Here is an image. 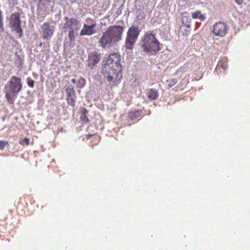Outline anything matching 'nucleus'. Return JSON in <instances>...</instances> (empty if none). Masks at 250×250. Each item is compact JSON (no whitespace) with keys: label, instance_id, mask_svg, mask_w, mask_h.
Masks as SVG:
<instances>
[{"label":"nucleus","instance_id":"obj_4","mask_svg":"<svg viewBox=\"0 0 250 250\" xmlns=\"http://www.w3.org/2000/svg\"><path fill=\"white\" fill-rule=\"evenodd\" d=\"M21 21L19 12L13 13L9 19V27L11 31L16 35L18 39L23 37V30L21 28Z\"/></svg>","mask_w":250,"mask_h":250},{"label":"nucleus","instance_id":"obj_25","mask_svg":"<svg viewBox=\"0 0 250 250\" xmlns=\"http://www.w3.org/2000/svg\"><path fill=\"white\" fill-rule=\"evenodd\" d=\"M218 65H220L223 69H225L227 68L228 66L227 62L226 60L224 59L218 62Z\"/></svg>","mask_w":250,"mask_h":250},{"label":"nucleus","instance_id":"obj_18","mask_svg":"<svg viewBox=\"0 0 250 250\" xmlns=\"http://www.w3.org/2000/svg\"><path fill=\"white\" fill-rule=\"evenodd\" d=\"M140 112L138 110H135L129 113L128 116L131 120H134L140 116Z\"/></svg>","mask_w":250,"mask_h":250},{"label":"nucleus","instance_id":"obj_9","mask_svg":"<svg viewBox=\"0 0 250 250\" xmlns=\"http://www.w3.org/2000/svg\"><path fill=\"white\" fill-rule=\"evenodd\" d=\"M86 22L89 24H83V27L80 32V36H91L95 34L97 30L96 29L97 24L96 21L92 19H87Z\"/></svg>","mask_w":250,"mask_h":250},{"label":"nucleus","instance_id":"obj_22","mask_svg":"<svg viewBox=\"0 0 250 250\" xmlns=\"http://www.w3.org/2000/svg\"><path fill=\"white\" fill-rule=\"evenodd\" d=\"M4 30L3 16L2 12L0 10V31L3 32Z\"/></svg>","mask_w":250,"mask_h":250},{"label":"nucleus","instance_id":"obj_26","mask_svg":"<svg viewBox=\"0 0 250 250\" xmlns=\"http://www.w3.org/2000/svg\"><path fill=\"white\" fill-rule=\"evenodd\" d=\"M27 85L31 88L34 87L35 82L31 78L28 77L26 79Z\"/></svg>","mask_w":250,"mask_h":250},{"label":"nucleus","instance_id":"obj_14","mask_svg":"<svg viewBox=\"0 0 250 250\" xmlns=\"http://www.w3.org/2000/svg\"><path fill=\"white\" fill-rule=\"evenodd\" d=\"M181 21L183 24L187 27H190L191 19L189 18L188 13L184 12L182 14Z\"/></svg>","mask_w":250,"mask_h":250},{"label":"nucleus","instance_id":"obj_3","mask_svg":"<svg viewBox=\"0 0 250 250\" xmlns=\"http://www.w3.org/2000/svg\"><path fill=\"white\" fill-rule=\"evenodd\" d=\"M22 87L21 80L16 76H12L4 88L5 97L9 104H13L18 94Z\"/></svg>","mask_w":250,"mask_h":250},{"label":"nucleus","instance_id":"obj_28","mask_svg":"<svg viewBox=\"0 0 250 250\" xmlns=\"http://www.w3.org/2000/svg\"><path fill=\"white\" fill-rule=\"evenodd\" d=\"M68 38L70 41H73L75 40L74 30H69Z\"/></svg>","mask_w":250,"mask_h":250},{"label":"nucleus","instance_id":"obj_10","mask_svg":"<svg viewBox=\"0 0 250 250\" xmlns=\"http://www.w3.org/2000/svg\"><path fill=\"white\" fill-rule=\"evenodd\" d=\"M55 27L49 21L44 22L41 26L40 33L43 40H49L53 36Z\"/></svg>","mask_w":250,"mask_h":250},{"label":"nucleus","instance_id":"obj_32","mask_svg":"<svg viewBox=\"0 0 250 250\" xmlns=\"http://www.w3.org/2000/svg\"><path fill=\"white\" fill-rule=\"evenodd\" d=\"M42 43H40V44H39V46L40 47L42 46Z\"/></svg>","mask_w":250,"mask_h":250},{"label":"nucleus","instance_id":"obj_7","mask_svg":"<svg viewBox=\"0 0 250 250\" xmlns=\"http://www.w3.org/2000/svg\"><path fill=\"white\" fill-rule=\"evenodd\" d=\"M141 30L137 26L130 27L127 32L125 46L126 49H132L140 34Z\"/></svg>","mask_w":250,"mask_h":250},{"label":"nucleus","instance_id":"obj_8","mask_svg":"<svg viewBox=\"0 0 250 250\" xmlns=\"http://www.w3.org/2000/svg\"><path fill=\"white\" fill-rule=\"evenodd\" d=\"M51 0H39L37 9V19L39 22L42 21L49 11Z\"/></svg>","mask_w":250,"mask_h":250},{"label":"nucleus","instance_id":"obj_11","mask_svg":"<svg viewBox=\"0 0 250 250\" xmlns=\"http://www.w3.org/2000/svg\"><path fill=\"white\" fill-rule=\"evenodd\" d=\"M228 27L224 22H216L213 25L212 32L216 36L223 37L228 32Z\"/></svg>","mask_w":250,"mask_h":250},{"label":"nucleus","instance_id":"obj_19","mask_svg":"<svg viewBox=\"0 0 250 250\" xmlns=\"http://www.w3.org/2000/svg\"><path fill=\"white\" fill-rule=\"evenodd\" d=\"M66 91H67L66 98H71V97H76V92L74 89V87L67 88Z\"/></svg>","mask_w":250,"mask_h":250},{"label":"nucleus","instance_id":"obj_2","mask_svg":"<svg viewBox=\"0 0 250 250\" xmlns=\"http://www.w3.org/2000/svg\"><path fill=\"white\" fill-rule=\"evenodd\" d=\"M140 44L143 51L151 55H156L161 49L155 34L149 32L145 33L142 38Z\"/></svg>","mask_w":250,"mask_h":250},{"label":"nucleus","instance_id":"obj_24","mask_svg":"<svg viewBox=\"0 0 250 250\" xmlns=\"http://www.w3.org/2000/svg\"><path fill=\"white\" fill-rule=\"evenodd\" d=\"M19 144L21 146H28L29 145V139L25 137L23 139L20 140Z\"/></svg>","mask_w":250,"mask_h":250},{"label":"nucleus","instance_id":"obj_17","mask_svg":"<svg viewBox=\"0 0 250 250\" xmlns=\"http://www.w3.org/2000/svg\"><path fill=\"white\" fill-rule=\"evenodd\" d=\"M88 113V110L85 108H83L81 113L80 119L85 123H87L89 122V119L86 116Z\"/></svg>","mask_w":250,"mask_h":250},{"label":"nucleus","instance_id":"obj_29","mask_svg":"<svg viewBox=\"0 0 250 250\" xmlns=\"http://www.w3.org/2000/svg\"><path fill=\"white\" fill-rule=\"evenodd\" d=\"M235 2L239 5L243 3V0H235Z\"/></svg>","mask_w":250,"mask_h":250},{"label":"nucleus","instance_id":"obj_27","mask_svg":"<svg viewBox=\"0 0 250 250\" xmlns=\"http://www.w3.org/2000/svg\"><path fill=\"white\" fill-rule=\"evenodd\" d=\"M8 145L9 144L7 141L0 140V150H3L6 146Z\"/></svg>","mask_w":250,"mask_h":250},{"label":"nucleus","instance_id":"obj_16","mask_svg":"<svg viewBox=\"0 0 250 250\" xmlns=\"http://www.w3.org/2000/svg\"><path fill=\"white\" fill-rule=\"evenodd\" d=\"M192 18L194 19L198 18L201 21H204L206 19L205 14H202L199 10H196L192 13Z\"/></svg>","mask_w":250,"mask_h":250},{"label":"nucleus","instance_id":"obj_13","mask_svg":"<svg viewBox=\"0 0 250 250\" xmlns=\"http://www.w3.org/2000/svg\"><path fill=\"white\" fill-rule=\"evenodd\" d=\"M102 55L98 51L94 50L88 55V65L91 68H93L95 65L101 60Z\"/></svg>","mask_w":250,"mask_h":250},{"label":"nucleus","instance_id":"obj_1","mask_svg":"<svg viewBox=\"0 0 250 250\" xmlns=\"http://www.w3.org/2000/svg\"><path fill=\"white\" fill-rule=\"evenodd\" d=\"M124 28L122 26L113 25L109 26L103 33L99 41V45L102 48H108L114 43L122 40Z\"/></svg>","mask_w":250,"mask_h":250},{"label":"nucleus","instance_id":"obj_20","mask_svg":"<svg viewBox=\"0 0 250 250\" xmlns=\"http://www.w3.org/2000/svg\"><path fill=\"white\" fill-rule=\"evenodd\" d=\"M85 84V80L83 78H80L77 82V87L79 88H83Z\"/></svg>","mask_w":250,"mask_h":250},{"label":"nucleus","instance_id":"obj_21","mask_svg":"<svg viewBox=\"0 0 250 250\" xmlns=\"http://www.w3.org/2000/svg\"><path fill=\"white\" fill-rule=\"evenodd\" d=\"M177 81L176 79H171L166 81V83L167 84L168 87L169 88L173 86L176 83Z\"/></svg>","mask_w":250,"mask_h":250},{"label":"nucleus","instance_id":"obj_31","mask_svg":"<svg viewBox=\"0 0 250 250\" xmlns=\"http://www.w3.org/2000/svg\"><path fill=\"white\" fill-rule=\"evenodd\" d=\"M195 65H196V66H197L198 69H199V68H200L199 64L198 63H196Z\"/></svg>","mask_w":250,"mask_h":250},{"label":"nucleus","instance_id":"obj_23","mask_svg":"<svg viewBox=\"0 0 250 250\" xmlns=\"http://www.w3.org/2000/svg\"><path fill=\"white\" fill-rule=\"evenodd\" d=\"M75 98H76V97H71V98H66V101H67L68 104L74 106L75 105V103H76Z\"/></svg>","mask_w":250,"mask_h":250},{"label":"nucleus","instance_id":"obj_12","mask_svg":"<svg viewBox=\"0 0 250 250\" xmlns=\"http://www.w3.org/2000/svg\"><path fill=\"white\" fill-rule=\"evenodd\" d=\"M64 20L65 21L62 26L64 30H77L79 28L80 22L77 19L73 18H68L65 17Z\"/></svg>","mask_w":250,"mask_h":250},{"label":"nucleus","instance_id":"obj_5","mask_svg":"<svg viewBox=\"0 0 250 250\" xmlns=\"http://www.w3.org/2000/svg\"><path fill=\"white\" fill-rule=\"evenodd\" d=\"M121 60L120 55L117 53L110 54L107 59L103 62V66H104V70L107 72L109 70V67L116 69V70H122V66L120 62Z\"/></svg>","mask_w":250,"mask_h":250},{"label":"nucleus","instance_id":"obj_6","mask_svg":"<svg viewBox=\"0 0 250 250\" xmlns=\"http://www.w3.org/2000/svg\"><path fill=\"white\" fill-rule=\"evenodd\" d=\"M106 72L104 66H102V73L105 79L109 83L116 84L122 78V70H116V69L109 67V70Z\"/></svg>","mask_w":250,"mask_h":250},{"label":"nucleus","instance_id":"obj_15","mask_svg":"<svg viewBox=\"0 0 250 250\" xmlns=\"http://www.w3.org/2000/svg\"><path fill=\"white\" fill-rule=\"evenodd\" d=\"M147 96L149 100H155L158 97V93L156 89H150L147 92Z\"/></svg>","mask_w":250,"mask_h":250},{"label":"nucleus","instance_id":"obj_30","mask_svg":"<svg viewBox=\"0 0 250 250\" xmlns=\"http://www.w3.org/2000/svg\"><path fill=\"white\" fill-rule=\"evenodd\" d=\"M71 82L75 84V83H76V80L75 79H71Z\"/></svg>","mask_w":250,"mask_h":250}]
</instances>
